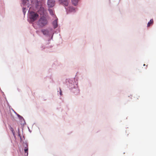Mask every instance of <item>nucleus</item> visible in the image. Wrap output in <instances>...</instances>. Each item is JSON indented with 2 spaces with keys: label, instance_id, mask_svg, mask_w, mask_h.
I'll return each instance as SVG.
<instances>
[{
  "label": "nucleus",
  "instance_id": "14",
  "mask_svg": "<svg viewBox=\"0 0 156 156\" xmlns=\"http://www.w3.org/2000/svg\"><path fill=\"white\" fill-rule=\"evenodd\" d=\"M60 90V94L61 95H62V91H61V90Z\"/></svg>",
  "mask_w": 156,
  "mask_h": 156
},
{
  "label": "nucleus",
  "instance_id": "11",
  "mask_svg": "<svg viewBox=\"0 0 156 156\" xmlns=\"http://www.w3.org/2000/svg\"><path fill=\"white\" fill-rule=\"evenodd\" d=\"M69 10L71 12H75V8L72 7H69Z\"/></svg>",
  "mask_w": 156,
  "mask_h": 156
},
{
  "label": "nucleus",
  "instance_id": "2",
  "mask_svg": "<svg viewBox=\"0 0 156 156\" xmlns=\"http://www.w3.org/2000/svg\"><path fill=\"white\" fill-rule=\"evenodd\" d=\"M39 17V15L35 12L31 11L29 13V18L32 22H34Z\"/></svg>",
  "mask_w": 156,
  "mask_h": 156
},
{
  "label": "nucleus",
  "instance_id": "6",
  "mask_svg": "<svg viewBox=\"0 0 156 156\" xmlns=\"http://www.w3.org/2000/svg\"><path fill=\"white\" fill-rule=\"evenodd\" d=\"M23 4V5H26L27 7L29 6V5L28 3V1L27 0H22Z\"/></svg>",
  "mask_w": 156,
  "mask_h": 156
},
{
  "label": "nucleus",
  "instance_id": "10",
  "mask_svg": "<svg viewBox=\"0 0 156 156\" xmlns=\"http://www.w3.org/2000/svg\"><path fill=\"white\" fill-rule=\"evenodd\" d=\"M153 23V20L151 19L150 20V21H149L147 24V26L148 27H149L151 25H152Z\"/></svg>",
  "mask_w": 156,
  "mask_h": 156
},
{
  "label": "nucleus",
  "instance_id": "4",
  "mask_svg": "<svg viewBox=\"0 0 156 156\" xmlns=\"http://www.w3.org/2000/svg\"><path fill=\"white\" fill-rule=\"evenodd\" d=\"M59 1L60 3L66 6H67L68 5V2L67 0H59Z\"/></svg>",
  "mask_w": 156,
  "mask_h": 156
},
{
  "label": "nucleus",
  "instance_id": "16",
  "mask_svg": "<svg viewBox=\"0 0 156 156\" xmlns=\"http://www.w3.org/2000/svg\"><path fill=\"white\" fill-rule=\"evenodd\" d=\"M144 66H145V64H144Z\"/></svg>",
  "mask_w": 156,
  "mask_h": 156
},
{
  "label": "nucleus",
  "instance_id": "5",
  "mask_svg": "<svg viewBox=\"0 0 156 156\" xmlns=\"http://www.w3.org/2000/svg\"><path fill=\"white\" fill-rule=\"evenodd\" d=\"M41 32L44 35H48L49 33V31L48 30L42 29L41 30Z\"/></svg>",
  "mask_w": 156,
  "mask_h": 156
},
{
  "label": "nucleus",
  "instance_id": "13",
  "mask_svg": "<svg viewBox=\"0 0 156 156\" xmlns=\"http://www.w3.org/2000/svg\"><path fill=\"white\" fill-rule=\"evenodd\" d=\"M140 96H138V95H137L136 97V99H139V98Z\"/></svg>",
  "mask_w": 156,
  "mask_h": 156
},
{
  "label": "nucleus",
  "instance_id": "12",
  "mask_svg": "<svg viewBox=\"0 0 156 156\" xmlns=\"http://www.w3.org/2000/svg\"><path fill=\"white\" fill-rule=\"evenodd\" d=\"M48 10L49 11L50 14L51 15H52V16L54 15V12L51 9H50Z\"/></svg>",
  "mask_w": 156,
  "mask_h": 156
},
{
  "label": "nucleus",
  "instance_id": "1",
  "mask_svg": "<svg viewBox=\"0 0 156 156\" xmlns=\"http://www.w3.org/2000/svg\"><path fill=\"white\" fill-rule=\"evenodd\" d=\"M48 24V20L46 17L44 16L41 17L37 22V24L40 27H43Z\"/></svg>",
  "mask_w": 156,
  "mask_h": 156
},
{
  "label": "nucleus",
  "instance_id": "8",
  "mask_svg": "<svg viewBox=\"0 0 156 156\" xmlns=\"http://www.w3.org/2000/svg\"><path fill=\"white\" fill-rule=\"evenodd\" d=\"M25 145L27 147H25L24 152L25 153H27V156L28 154V148L27 147V144H26Z\"/></svg>",
  "mask_w": 156,
  "mask_h": 156
},
{
  "label": "nucleus",
  "instance_id": "3",
  "mask_svg": "<svg viewBox=\"0 0 156 156\" xmlns=\"http://www.w3.org/2000/svg\"><path fill=\"white\" fill-rule=\"evenodd\" d=\"M48 5L50 7H52L55 5V1L54 0H48Z\"/></svg>",
  "mask_w": 156,
  "mask_h": 156
},
{
  "label": "nucleus",
  "instance_id": "15",
  "mask_svg": "<svg viewBox=\"0 0 156 156\" xmlns=\"http://www.w3.org/2000/svg\"><path fill=\"white\" fill-rule=\"evenodd\" d=\"M11 129H12V132H13V129L12 128H11Z\"/></svg>",
  "mask_w": 156,
  "mask_h": 156
},
{
  "label": "nucleus",
  "instance_id": "7",
  "mask_svg": "<svg viewBox=\"0 0 156 156\" xmlns=\"http://www.w3.org/2000/svg\"><path fill=\"white\" fill-rule=\"evenodd\" d=\"M53 24L54 27L55 28H56L57 27V22L56 20H54L53 22Z\"/></svg>",
  "mask_w": 156,
  "mask_h": 156
},
{
  "label": "nucleus",
  "instance_id": "9",
  "mask_svg": "<svg viewBox=\"0 0 156 156\" xmlns=\"http://www.w3.org/2000/svg\"><path fill=\"white\" fill-rule=\"evenodd\" d=\"M78 0H72V4L74 5H76L78 2Z\"/></svg>",
  "mask_w": 156,
  "mask_h": 156
}]
</instances>
